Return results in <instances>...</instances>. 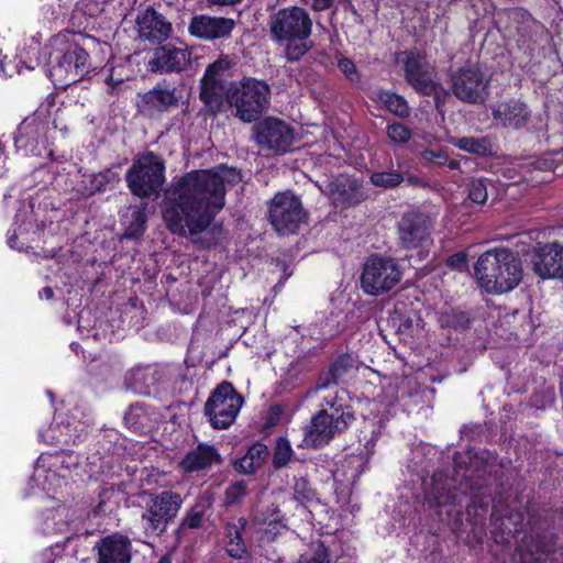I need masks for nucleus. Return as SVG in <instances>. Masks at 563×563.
Masks as SVG:
<instances>
[{"label":"nucleus","instance_id":"nucleus-49","mask_svg":"<svg viewBox=\"0 0 563 563\" xmlns=\"http://www.w3.org/2000/svg\"><path fill=\"white\" fill-rule=\"evenodd\" d=\"M420 156L424 165L433 164L437 166H443L448 162V153L443 150L435 151L427 148L421 152Z\"/></svg>","mask_w":563,"mask_h":563},{"label":"nucleus","instance_id":"nucleus-32","mask_svg":"<svg viewBox=\"0 0 563 563\" xmlns=\"http://www.w3.org/2000/svg\"><path fill=\"white\" fill-rule=\"evenodd\" d=\"M104 0H80L71 13L77 26H88L89 20L100 15L104 10Z\"/></svg>","mask_w":563,"mask_h":563},{"label":"nucleus","instance_id":"nucleus-25","mask_svg":"<svg viewBox=\"0 0 563 563\" xmlns=\"http://www.w3.org/2000/svg\"><path fill=\"white\" fill-rule=\"evenodd\" d=\"M98 563H130L131 542L122 536L104 538L98 547Z\"/></svg>","mask_w":563,"mask_h":563},{"label":"nucleus","instance_id":"nucleus-36","mask_svg":"<svg viewBox=\"0 0 563 563\" xmlns=\"http://www.w3.org/2000/svg\"><path fill=\"white\" fill-rule=\"evenodd\" d=\"M124 67H108L106 66L102 69V75H104V82L107 85V92L111 96L121 93L125 88L126 76L123 74Z\"/></svg>","mask_w":563,"mask_h":563},{"label":"nucleus","instance_id":"nucleus-38","mask_svg":"<svg viewBox=\"0 0 563 563\" xmlns=\"http://www.w3.org/2000/svg\"><path fill=\"white\" fill-rule=\"evenodd\" d=\"M294 455L292 448L287 438L280 437L276 440L273 452V466L277 470L286 467Z\"/></svg>","mask_w":563,"mask_h":563},{"label":"nucleus","instance_id":"nucleus-58","mask_svg":"<svg viewBox=\"0 0 563 563\" xmlns=\"http://www.w3.org/2000/svg\"><path fill=\"white\" fill-rule=\"evenodd\" d=\"M79 440H80V435H74L73 437V434L69 433V434L66 435V438L64 439L63 442L66 443V444H69V443H74L75 444Z\"/></svg>","mask_w":563,"mask_h":563},{"label":"nucleus","instance_id":"nucleus-44","mask_svg":"<svg viewBox=\"0 0 563 563\" xmlns=\"http://www.w3.org/2000/svg\"><path fill=\"white\" fill-rule=\"evenodd\" d=\"M286 43L285 57L291 63L299 60L311 48L307 40H292Z\"/></svg>","mask_w":563,"mask_h":563},{"label":"nucleus","instance_id":"nucleus-54","mask_svg":"<svg viewBox=\"0 0 563 563\" xmlns=\"http://www.w3.org/2000/svg\"><path fill=\"white\" fill-rule=\"evenodd\" d=\"M31 128L30 123L22 122L19 129L16 130L14 141L16 144L22 142V139L27 134L29 129Z\"/></svg>","mask_w":563,"mask_h":563},{"label":"nucleus","instance_id":"nucleus-51","mask_svg":"<svg viewBox=\"0 0 563 563\" xmlns=\"http://www.w3.org/2000/svg\"><path fill=\"white\" fill-rule=\"evenodd\" d=\"M301 2L316 12L329 10L334 4V0H301Z\"/></svg>","mask_w":563,"mask_h":563},{"label":"nucleus","instance_id":"nucleus-35","mask_svg":"<svg viewBox=\"0 0 563 563\" xmlns=\"http://www.w3.org/2000/svg\"><path fill=\"white\" fill-rule=\"evenodd\" d=\"M120 181L119 173L115 168H107L98 174L89 176V186H86L82 194L91 196L98 191L104 190L109 185Z\"/></svg>","mask_w":563,"mask_h":563},{"label":"nucleus","instance_id":"nucleus-19","mask_svg":"<svg viewBox=\"0 0 563 563\" xmlns=\"http://www.w3.org/2000/svg\"><path fill=\"white\" fill-rule=\"evenodd\" d=\"M135 30L141 41L157 44L166 41L172 33V24L153 9L141 12L135 20Z\"/></svg>","mask_w":563,"mask_h":563},{"label":"nucleus","instance_id":"nucleus-62","mask_svg":"<svg viewBox=\"0 0 563 563\" xmlns=\"http://www.w3.org/2000/svg\"><path fill=\"white\" fill-rule=\"evenodd\" d=\"M538 168L540 169H550L552 168V165L548 163L547 159H542L538 162Z\"/></svg>","mask_w":563,"mask_h":563},{"label":"nucleus","instance_id":"nucleus-18","mask_svg":"<svg viewBox=\"0 0 563 563\" xmlns=\"http://www.w3.org/2000/svg\"><path fill=\"white\" fill-rule=\"evenodd\" d=\"M492 117L496 125L519 130L528 124L531 112L525 102L508 99L492 106Z\"/></svg>","mask_w":563,"mask_h":563},{"label":"nucleus","instance_id":"nucleus-24","mask_svg":"<svg viewBox=\"0 0 563 563\" xmlns=\"http://www.w3.org/2000/svg\"><path fill=\"white\" fill-rule=\"evenodd\" d=\"M221 461V454L213 445L200 443L187 452L180 461L179 467L184 473L201 472L220 464Z\"/></svg>","mask_w":563,"mask_h":563},{"label":"nucleus","instance_id":"nucleus-1","mask_svg":"<svg viewBox=\"0 0 563 563\" xmlns=\"http://www.w3.org/2000/svg\"><path fill=\"white\" fill-rule=\"evenodd\" d=\"M240 180L236 169L222 165L190 170L174 178L162 202L166 228L180 236L203 232L224 207L227 186Z\"/></svg>","mask_w":563,"mask_h":563},{"label":"nucleus","instance_id":"nucleus-53","mask_svg":"<svg viewBox=\"0 0 563 563\" xmlns=\"http://www.w3.org/2000/svg\"><path fill=\"white\" fill-rule=\"evenodd\" d=\"M405 181H407L408 185L416 187V188L430 187L428 180H426L424 178H422L418 175H413V174H409V175L405 174Z\"/></svg>","mask_w":563,"mask_h":563},{"label":"nucleus","instance_id":"nucleus-13","mask_svg":"<svg viewBox=\"0 0 563 563\" xmlns=\"http://www.w3.org/2000/svg\"><path fill=\"white\" fill-rule=\"evenodd\" d=\"M453 95L466 103H483L489 96L490 76L477 65L459 68L451 76Z\"/></svg>","mask_w":563,"mask_h":563},{"label":"nucleus","instance_id":"nucleus-64","mask_svg":"<svg viewBox=\"0 0 563 563\" xmlns=\"http://www.w3.org/2000/svg\"><path fill=\"white\" fill-rule=\"evenodd\" d=\"M65 428L70 431V424H66Z\"/></svg>","mask_w":563,"mask_h":563},{"label":"nucleus","instance_id":"nucleus-9","mask_svg":"<svg viewBox=\"0 0 563 563\" xmlns=\"http://www.w3.org/2000/svg\"><path fill=\"white\" fill-rule=\"evenodd\" d=\"M235 66V59L225 55L207 67L200 81V99L212 112L220 110Z\"/></svg>","mask_w":563,"mask_h":563},{"label":"nucleus","instance_id":"nucleus-39","mask_svg":"<svg viewBox=\"0 0 563 563\" xmlns=\"http://www.w3.org/2000/svg\"><path fill=\"white\" fill-rule=\"evenodd\" d=\"M35 477L37 481L43 479L41 484L47 492H55L66 484L65 474H58L52 468L45 470L44 467H37L35 470Z\"/></svg>","mask_w":563,"mask_h":563},{"label":"nucleus","instance_id":"nucleus-17","mask_svg":"<svg viewBox=\"0 0 563 563\" xmlns=\"http://www.w3.org/2000/svg\"><path fill=\"white\" fill-rule=\"evenodd\" d=\"M401 55L404 56V70L408 84L424 96L434 93L438 84L432 79L426 58L413 52H405Z\"/></svg>","mask_w":563,"mask_h":563},{"label":"nucleus","instance_id":"nucleus-56","mask_svg":"<svg viewBox=\"0 0 563 563\" xmlns=\"http://www.w3.org/2000/svg\"><path fill=\"white\" fill-rule=\"evenodd\" d=\"M464 261H465V257L463 255L456 254V255H454V256L449 258V264L450 265H455L457 263H464Z\"/></svg>","mask_w":563,"mask_h":563},{"label":"nucleus","instance_id":"nucleus-40","mask_svg":"<svg viewBox=\"0 0 563 563\" xmlns=\"http://www.w3.org/2000/svg\"><path fill=\"white\" fill-rule=\"evenodd\" d=\"M454 145L462 151L476 155H486L490 150L489 143L485 137L464 136L456 140Z\"/></svg>","mask_w":563,"mask_h":563},{"label":"nucleus","instance_id":"nucleus-59","mask_svg":"<svg viewBox=\"0 0 563 563\" xmlns=\"http://www.w3.org/2000/svg\"><path fill=\"white\" fill-rule=\"evenodd\" d=\"M53 555H54L53 552L47 551V552L43 553L42 558L45 563H55V559H53Z\"/></svg>","mask_w":563,"mask_h":563},{"label":"nucleus","instance_id":"nucleus-28","mask_svg":"<svg viewBox=\"0 0 563 563\" xmlns=\"http://www.w3.org/2000/svg\"><path fill=\"white\" fill-rule=\"evenodd\" d=\"M246 526L247 520L241 517L235 522H228L224 527L227 553L233 559L240 560L246 554V544L243 540Z\"/></svg>","mask_w":563,"mask_h":563},{"label":"nucleus","instance_id":"nucleus-4","mask_svg":"<svg viewBox=\"0 0 563 563\" xmlns=\"http://www.w3.org/2000/svg\"><path fill=\"white\" fill-rule=\"evenodd\" d=\"M474 272L478 285L488 294H507L521 283L523 276L520 258L505 247L483 253Z\"/></svg>","mask_w":563,"mask_h":563},{"label":"nucleus","instance_id":"nucleus-60","mask_svg":"<svg viewBox=\"0 0 563 563\" xmlns=\"http://www.w3.org/2000/svg\"><path fill=\"white\" fill-rule=\"evenodd\" d=\"M445 165H448V167H449L450 169H452V170H454V169H459V168H460V163H459L457 161H455V159H449V158H448V162H446V164H445Z\"/></svg>","mask_w":563,"mask_h":563},{"label":"nucleus","instance_id":"nucleus-52","mask_svg":"<svg viewBox=\"0 0 563 563\" xmlns=\"http://www.w3.org/2000/svg\"><path fill=\"white\" fill-rule=\"evenodd\" d=\"M349 464L353 466L356 470V474L353 475V478H357L367 466V459H364L363 456H351L349 460Z\"/></svg>","mask_w":563,"mask_h":563},{"label":"nucleus","instance_id":"nucleus-33","mask_svg":"<svg viewBox=\"0 0 563 563\" xmlns=\"http://www.w3.org/2000/svg\"><path fill=\"white\" fill-rule=\"evenodd\" d=\"M519 552L522 563H543L549 550L539 538L528 536L519 544Z\"/></svg>","mask_w":563,"mask_h":563},{"label":"nucleus","instance_id":"nucleus-7","mask_svg":"<svg viewBox=\"0 0 563 563\" xmlns=\"http://www.w3.org/2000/svg\"><path fill=\"white\" fill-rule=\"evenodd\" d=\"M165 161L152 151L135 156L125 175L131 194L144 199L156 195L165 184Z\"/></svg>","mask_w":563,"mask_h":563},{"label":"nucleus","instance_id":"nucleus-29","mask_svg":"<svg viewBox=\"0 0 563 563\" xmlns=\"http://www.w3.org/2000/svg\"><path fill=\"white\" fill-rule=\"evenodd\" d=\"M154 371L151 366H135L125 375V384L129 389L139 395H150L151 387L155 384Z\"/></svg>","mask_w":563,"mask_h":563},{"label":"nucleus","instance_id":"nucleus-48","mask_svg":"<svg viewBox=\"0 0 563 563\" xmlns=\"http://www.w3.org/2000/svg\"><path fill=\"white\" fill-rule=\"evenodd\" d=\"M388 137L397 143H407L411 137V131L402 123H391L387 126Z\"/></svg>","mask_w":563,"mask_h":563},{"label":"nucleus","instance_id":"nucleus-10","mask_svg":"<svg viewBox=\"0 0 563 563\" xmlns=\"http://www.w3.org/2000/svg\"><path fill=\"white\" fill-rule=\"evenodd\" d=\"M268 26L276 42L307 40L312 32V19L306 9L292 5L272 14Z\"/></svg>","mask_w":563,"mask_h":563},{"label":"nucleus","instance_id":"nucleus-2","mask_svg":"<svg viewBox=\"0 0 563 563\" xmlns=\"http://www.w3.org/2000/svg\"><path fill=\"white\" fill-rule=\"evenodd\" d=\"M309 394H319L322 409L312 417L306 430L305 441L308 445L321 446L328 443L335 434L344 432L354 421V413L347 404V393L338 385H331L327 390Z\"/></svg>","mask_w":563,"mask_h":563},{"label":"nucleus","instance_id":"nucleus-26","mask_svg":"<svg viewBox=\"0 0 563 563\" xmlns=\"http://www.w3.org/2000/svg\"><path fill=\"white\" fill-rule=\"evenodd\" d=\"M356 367V361L352 355H340L328 369L320 373L316 383V391H323L331 385H339Z\"/></svg>","mask_w":563,"mask_h":563},{"label":"nucleus","instance_id":"nucleus-8","mask_svg":"<svg viewBox=\"0 0 563 563\" xmlns=\"http://www.w3.org/2000/svg\"><path fill=\"white\" fill-rule=\"evenodd\" d=\"M267 219L279 235L296 233L307 220L299 196L290 190L277 192L268 202Z\"/></svg>","mask_w":563,"mask_h":563},{"label":"nucleus","instance_id":"nucleus-14","mask_svg":"<svg viewBox=\"0 0 563 563\" xmlns=\"http://www.w3.org/2000/svg\"><path fill=\"white\" fill-rule=\"evenodd\" d=\"M433 219L420 211L402 214L397 223L398 241L406 250H426L432 245Z\"/></svg>","mask_w":563,"mask_h":563},{"label":"nucleus","instance_id":"nucleus-61","mask_svg":"<svg viewBox=\"0 0 563 563\" xmlns=\"http://www.w3.org/2000/svg\"><path fill=\"white\" fill-rule=\"evenodd\" d=\"M15 240H16V233H15V231H13V233L8 236V244L10 245V247H12V249L16 247Z\"/></svg>","mask_w":563,"mask_h":563},{"label":"nucleus","instance_id":"nucleus-27","mask_svg":"<svg viewBox=\"0 0 563 563\" xmlns=\"http://www.w3.org/2000/svg\"><path fill=\"white\" fill-rule=\"evenodd\" d=\"M452 481L434 475L432 477L431 487L427 492V499L437 506L456 505L462 503V494L452 489Z\"/></svg>","mask_w":563,"mask_h":563},{"label":"nucleus","instance_id":"nucleus-15","mask_svg":"<svg viewBox=\"0 0 563 563\" xmlns=\"http://www.w3.org/2000/svg\"><path fill=\"white\" fill-rule=\"evenodd\" d=\"M255 143L266 151L277 154L288 152L295 142L294 129L285 121L276 118H266L253 128Z\"/></svg>","mask_w":563,"mask_h":563},{"label":"nucleus","instance_id":"nucleus-23","mask_svg":"<svg viewBox=\"0 0 563 563\" xmlns=\"http://www.w3.org/2000/svg\"><path fill=\"white\" fill-rule=\"evenodd\" d=\"M329 194L334 205L343 208L358 205L367 197L362 183L347 177H340L330 183Z\"/></svg>","mask_w":563,"mask_h":563},{"label":"nucleus","instance_id":"nucleus-41","mask_svg":"<svg viewBox=\"0 0 563 563\" xmlns=\"http://www.w3.org/2000/svg\"><path fill=\"white\" fill-rule=\"evenodd\" d=\"M488 185L492 186L486 178L472 180L468 185V198L477 205L485 203L488 198Z\"/></svg>","mask_w":563,"mask_h":563},{"label":"nucleus","instance_id":"nucleus-42","mask_svg":"<svg viewBox=\"0 0 563 563\" xmlns=\"http://www.w3.org/2000/svg\"><path fill=\"white\" fill-rule=\"evenodd\" d=\"M383 102L390 112L398 117L406 118L410 113L407 101L399 95L385 93L383 97Z\"/></svg>","mask_w":563,"mask_h":563},{"label":"nucleus","instance_id":"nucleus-16","mask_svg":"<svg viewBox=\"0 0 563 563\" xmlns=\"http://www.w3.org/2000/svg\"><path fill=\"white\" fill-rule=\"evenodd\" d=\"M185 86L166 80L141 96V107L147 113H163L177 109L184 101Z\"/></svg>","mask_w":563,"mask_h":563},{"label":"nucleus","instance_id":"nucleus-3","mask_svg":"<svg viewBox=\"0 0 563 563\" xmlns=\"http://www.w3.org/2000/svg\"><path fill=\"white\" fill-rule=\"evenodd\" d=\"M80 33L64 31L49 40L48 74L55 85L67 87L90 73L89 55L80 44Z\"/></svg>","mask_w":563,"mask_h":563},{"label":"nucleus","instance_id":"nucleus-46","mask_svg":"<svg viewBox=\"0 0 563 563\" xmlns=\"http://www.w3.org/2000/svg\"><path fill=\"white\" fill-rule=\"evenodd\" d=\"M294 499L300 505H305L314 499V492L305 478L296 479L294 484Z\"/></svg>","mask_w":563,"mask_h":563},{"label":"nucleus","instance_id":"nucleus-34","mask_svg":"<svg viewBox=\"0 0 563 563\" xmlns=\"http://www.w3.org/2000/svg\"><path fill=\"white\" fill-rule=\"evenodd\" d=\"M373 186L389 190L397 188L405 181V170L398 164V169L374 172L369 176Z\"/></svg>","mask_w":563,"mask_h":563},{"label":"nucleus","instance_id":"nucleus-6","mask_svg":"<svg viewBox=\"0 0 563 563\" xmlns=\"http://www.w3.org/2000/svg\"><path fill=\"white\" fill-rule=\"evenodd\" d=\"M140 499L143 509L141 519L147 537H159L165 533L183 505L180 494L173 490H164L159 494L142 492Z\"/></svg>","mask_w":563,"mask_h":563},{"label":"nucleus","instance_id":"nucleus-12","mask_svg":"<svg viewBox=\"0 0 563 563\" xmlns=\"http://www.w3.org/2000/svg\"><path fill=\"white\" fill-rule=\"evenodd\" d=\"M243 405V398L236 393L233 385L223 382L217 386L205 404V415L214 429H227L236 419Z\"/></svg>","mask_w":563,"mask_h":563},{"label":"nucleus","instance_id":"nucleus-47","mask_svg":"<svg viewBox=\"0 0 563 563\" xmlns=\"http://www.w3.org/2000/svg\"><path fill=\"white\" fill-rule=\"evenodd\" d=\"M205 518V506L195 505L184 517L181 527L187 529H197L201 526Z\"/></svg>","mask_w":563,"mask_h":563},{"label":"nucleus","instance_id":"nucleus-31","mask_svg":"<svg viewBox=\"0 0 563 563\" xmlns=\"http://www.w3.org/2000/svg\"><path fill=\"white\" fill-rule=\"evenodd\" d=\"M153 421L152 413L141 404L130 406L124 415L125 426L134 433L142 434L148 432Z\"/></svg>","mask_w":563,"mask_h":563},{"label":"nucleus","instance_id":"nucleus-57","mask_svg":"<svg viewBox=\"0 0 563 563\" xmlns=\"http://www.w3.org/2000/svg\"><path fill=\"white\" fill-rule=\"evenodd\" d=\"M40 295L44 296L46 299H52L54 296V291L51 287H44Z\"/></svg>","mask_w":563,"mask_h":563},{"label":"nucleus","instance_id":"nucleus-30","mask_svg":"<svg viewBox=\"0 0 563 563\" xmlns=\"http://www.w3.org/2000/svg\"><path fill=\"white\" fill-rule=\"evenodd\" d=\"M268 453V448L265 444L256 442L235 462V470L243 474H252L263 465Z\"/></svg>","mask_w":563,"mask_h":563},{"label":"nucleus","instance_id":"nucleus-43","mask_svg":"<svg viewBox=\"0 0 563 563\" xmlns=\"http://www.w3.org/2000/svg\"><path fill=\"white\" fill-rule=\"evenodd\" d=\"M297 563H330L328 549L322 543H318L301 554Z\"/></svg>","mask_w":563,"mask_h":563},{"label":"nucleus","instance_id":"nucleus-11","mask_svg":"<svg viewBox=\"0 0 563 563\" xmlns=\"http://www.w3.org/2000/svg\"><path fill=\"white\" fill-rule=\"evenodd\" d=\"M402 277V271L391 257L371 256L364 264L361 275L363 290L379 296L394 288Z\"/></svg>","mask_w":563,"mask_h":563},{"label":"nucleus","instance_id":"nucleus-20","mask_svg":"<svg viewBox=\"0 0 563 563\" xmlns=\"http://www.w3.org/2000/svg\"><path fill=\"white\" fill-rule=\"evenodd\" d=\"M533 269L542 278H563V245L558 242L541 246L532 258Z\"/></svg>","mask_w":563,"mask_h":563},{"label":"nucleus","instance_id":"nucleus-50","mask_svg":"<svg viewBox=\"0 0 563 563\" xmlns=\"http://www.w3.org/2000/svg\"><path fill=\"white\" fill-rule=\"evenodd\" d=\"M338 67L350 81L357 82L360 80V75L352 59L340 58L338 62Z\"/></svg>","mask_w":563,"mask_h":563},{"label":"nucleus","instance_id":"nucleus-63","mask_svg":"<svg viewBox=\"0 0 563 563\" xmlns=\"http://www.w3.org/2000/svg\"><path fill=\"white\" fill-rule=\"evenodd\" d=\"M158 563H170V560L167 556H163Z\"/></svg>","mask_w":563,"mask_h":563},{"label":"nucleus","instance_id":"nucleus-37","mask_svg":"<svg viewBox=\"0 0 563 563\" xmlns=\"http://www.w3.org/2000/svg\"><path fill=\"white\" fill-rule=\"evenodd\" d=\"M146 205L143 207L134 206L131 207L130 220L128 222L125 236L128 239H135L140 236L145 231L146 224V213H145Z\"/></svg>","mask_w":563,"mask_h":563},{"label":"nucleus","instance_id":"nucleus-55","mask_svg":"<svg viewBox=\"0 0 563 563\" xmlns=\"http://www.w3.org/2000/svg\"><path fill=\"white\" fill-rule=\"evenodd\" d=\"M207 1L212 4H218V5H233V4L240 3L242 0H207Z\"/></svg>","mask_w":563,"mask_h":563},{"label":"nucleus","instance_id":"nucleus-21","mask_svg":"<svg viewBox=\"0 0 563 563\" xmlns=\"http://www.w3.org/2000/svg\"><path fill=\"white\" fill-rule=\"evenodd\" d=\"M235 26L232 19L223 16L196 15L189 24L191 35L206 41H213L230 36Z\"/></svg>","mask_w":563,"mask_h":563},{"label":"nucleus","instance_id":"nucleus-45","mask_svg":"<svg viewBox=\"0 0 563 563\" xmlns=\"http://www.w3.org/2000/svg\"><path fill=\"white\" fill-rule=\"evenodd\" d=\"M246 495V485L243 482L230 484L224 492V505L233 506L240 504Z\"/></svg>","mask_w":563,"mask_h":563},{"label":"nucleus","instance_id":"nucleus-5","mask_svg":"<svg viewBox=\"0 0 563 563\" xmlns=\"http://www.w3.org/2000/svg\"><path fill=\"white\" fill-rule=\"evenodd\" d=\"M225 100L235 118L251 123L268 109L271 87L263 80L244 78L229 85Z\"/></svg>","mask_w":563,"mask_h":563},{"label":"nucleus","instance_id":"nucleus-22","mask_svg":"<svg viewBox=\"0 0 563 563\" xmlns=\"http://www.w3.org/2000/svg\"><path fill=\"white\" fill-rule=\"evenodd\" d=\"M190 62V55L185 48L164 45L155 49L153 58L148 62L152 71L169 73L183 70Z\"/></svg>","mask_w":563,"mask_h":563}]
</instances>
